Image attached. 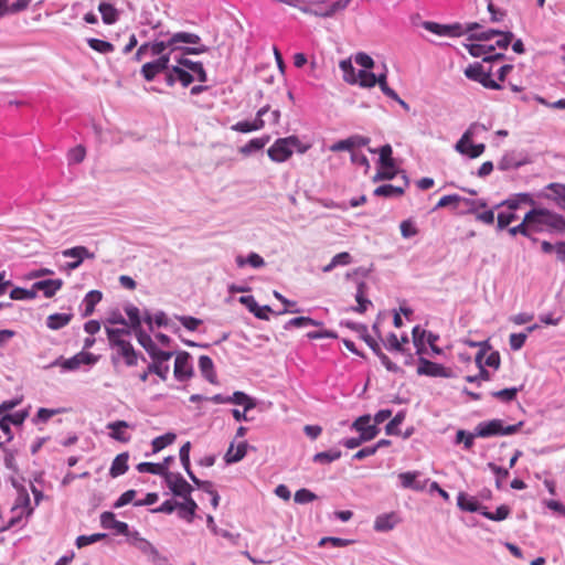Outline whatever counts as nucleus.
Returning a JSON list of instances; mask_svg holds the SVG:
<instances>
[{
    "label": "nucleus",
    "instance_id": "c85d7f7f",
    "mask_svg": "<svg viewBox=\"0 0 565 565\" xmlns=\"http://www.w3.org/2000/svg\"><path fill=\"white\" fill-rule=\"evenodd\" d=\"M179 65L190 70L198 78L199 82L205 83L207 81V74L201 62H193L189 58L181 57L178 60Z\"/></svg>",
    "mask_w": 565,
    "mask_h": 565
},
{
    "label": "nucleus",
    "instance_id": "bf43d9fd",
    "mask_svg": "<svg viewBox=\"0 0 565 565\" xmlns=\"http://www.w3.org/2000/svg\"><path fill=\"white\" fill-rule=\"evenodd\" d=\"M467 50L469 54L475 57H484L488 56L489 53L494 51V46L487 44H469L467 45Z\"/></svg>",
    "mask_w": 565,
    "mask_h": 565
},
{
    "label": "nucleus",
    "instance_id": "b1692460",
    "mask_svg": "<svg viewBox=\"0 0 565 565\" xmlns=\"http://www.w3.org/2000/svg\"><path fill=\"white\" fill-rule=\"evenodd\" d=\"M129 427V424L125 420H116L108 423L107 428L110 430L109 436L113 439H116L121 443H127L130 439V436L126 433V429Z\"/></svg>",
    "mask_w": 565,
    "mask_h": 565
},
{
    "label": "nucleus",
    "instance_id": "f8f14e48",
    "mask_svg": "<svg viewBox=\"0 0 565 565\" xmlns=\"http://www.w3.org/2000/svg\"><path fill=\"white\" fill-rule=\"evenodd\" d=\"M170 55H161L152 62L142 65L141 74L146 81H152L159 73L169 67Z\"/></svg>",
    "mask_w": 565,
    "mask_h": 565
},
{
    "label": "nucleus",
    "instance_id": "9d476101",
    "mask_svg": "<svg viewBox=\"0 0 565 565\" xmlns=\"http://www.w3.org/2000/svg\"><path fill=\"white\" fill-rule=\"evenodd\" d=\"M62 255L66 258H74L72 262L66 263L63 266V269L66 271H72L77 269L85 258H94L95 255L88 250L85 246H75L72 248H67L62 250Z\"/></svg>",
    "mask_w": 565,
    "mask_h": 565
},
{
    "label": "nucleus",
    "instance_id": "ea45409f",
    "mask_svg": "<svg viewBox=\"0 0 565 565\" xmlns=\"http://www.w3.org/2000/svg\"><path fill=\"white\" fill-rule=\"evenodd\" d=\"M230 404L244 406L245 411H250L256 406L255 401L246 393L236 391L232 395H228Z\"/></svg>",
    "mask_w": 565,
    "mask_h": 565
},
{
    "label": "nucleus",
    "instance_id": "4c0bfd02",
    "mask_svg": "<svg viewBox=\"0 0 565 565\" xmlns=\"http://www.w3.org/2000/svg\"><path fill=\"white\" fill-rule=\"evenodd\" d=\"M463 206L460 213L462 214H476L479 210L487 207V202L483 199L472 200L461 196L460 206Z\"/></svg>",
    "mask_w": 565,
    "mask_h": 565
},
{
    "label": "nucleus",
    "instance_id": "37998d69",
    "mask_svg": "<svg viewBox=\"0 0 565 565\" xmlns=\"http://www.w3.org/2000/svg\"><path fill=\"white\" fill-rule=\"evenodd\" d=\"M403 193V186H395L392 184H383L374 190V195L385 198L401 196Z\"/></svg>",
    "mask_w": 565,
    "mask_h": 565
},
{
    "label": "nucleus",
    "instance_id": "6e6552de",
    "mask_svg": "<svg viewBox=\"0 0 565 565\" xmlns=\"http://www.w3.org/2000/svg\"><path fill=\"white\" fill-rule=\"evenodd\" d=\"M417 374L430 377H451V371L449 369L424 356H419L418 359Z\"/></svg>",
    "mask_w": 565,
    "mask_h": 565
},
{
    "label": "nucleus",
    "instance_id": "58836bf2",
    "mask_svg": "<svg viewBox=\"0 0 565 565\" xmlns=\"http://www.w3.org/2000/svg\"><path fill=\"white\" fill-rule=\"evenodd\" d=\"M235 262L239 268L246 265H249L253 268H262L263 266H265L264 258L254 252L249 253L247 257H243L242 255L236 256Z\"/></svg>",
    "mask_w": 565,
    "mask_h": 565
},
{
    "label": "nucleus",
    "instance_id": "9b49d317",
    "mask_svg": "<svg viewBox=\"0 0 565 565\" xmlns=\"http://www.w3.org/2000/svg\"><path fill=\"white\" fill-rule=\"evenodd\" d=\"M191 360L192 358L190 353L185 351L177 354L174 360L173 374L178 381L184 382L193 376V365Z\"/></svg>",
    "mask_w": 565,
    "mask_h": 565
},
{
    "label": "nucleus",
    "instance_id": "680f3d73",
    "mask_svg": "<svg viewBox=\"0 0 565 565\" xmlns=\"http://www.w3.org/2000/svg\"><path fill=\"white\" fill-rule=\"evenodd\" d=\"M107 534L105 533H95L90 535H79L76 539V546L78 548L85 547L87 545L94 544L96 542H99L100 540L105 539Z\"/></svg>",
    "mask_w": 565,
    "mask_h": 565
},
{
    "label": "nucleus",
    "instance_id": "5fc2aeb1",
    "mask_svg": "<svg viewBox=\"0 0 565 565\" xmlns=\"http://www.w3.org/2000/svg\"><path fill=\"white\" fill-rule=\"evenodd\" d=\"M476 437H478V435H476V429L473 430V433H468L463 429H459L456 434V443L457 444L462 443L463 448L469 450L472 448Z\"/></svg>",
    "mask_w": 565,
    "mask_h": 565
},
{
    "label": "nucleus",
    "instance_id": "e433bc0d",
    "mask_svg": "<svg viewBox=\"0 0 565 565\" xmlns=\"http://www.w3.org/2000/svg\"><path fill=\"white\" fill-rule=\"evenodd\" d=\"M199 367L202 373V375L210 382V383H216V375L214 372V364L210 356L207 355H201L199 358Z\"/></svg>",
    "mask_w": 565,
    "mask_h": 565
},
{
    "label": "nucleus",
    "instance_id": "f704fd0d",
    "mask_svg": "<svg viewBox=\"0 0 565 565\" xmlns=\"http://www.w3.org/2000/svg\"><path fill=\"white\" fill-rule=\"evenodd\" d=\"M366 284L364 281H360L358 284L355 300L358 306L353 308L355 312L364 313L370 306H372L371 300L365 297Z\"/></svg>",
    "mask_w": 565,
    "mask_h": 565
},
{
    "label": "nucleus",
    "instance_id": "a878e982",
    "mask_svg": "<svg viewBox=\"0 0 565 565\" xmlns=\"http://www.w3.org/2000/svg\"><path fill=\"white\" fill-rule=\"evenodd\" d=\"M478 130H486V127L478 122L471 124L469 126V128L463 132L461 138L456 142L455 150L457 152H465V150H463L465 145L472 142V139L476 136Z\"/></svg>",
    "mask_w": 565,
    "mask_h": 565
},
{
    "label": "nucleus",
    "instance_id": "bb28decb",
    "mask_svg": "<svg viewBox=\"0 0 565 565\" xmlns=\"http://www.w3.org/2000/svg\"><path fill=\"white\" fill-rule=\"evenodd\" d=\"M324 4H326V2H321V3L312 6V7H305V8H301V11L307 14H311V15L320 17V18H331L338 12L337 9L333 8V3H331L327 7Z\"/></svg>",
    "mask_w": 565,
    "mask_h": 565
},
{
    "label": "nucleus",
    "instance_id": "c9c22d12",
    "mask_svg": "<svg viewBox=\"0 0 565 565\" xmlns=\"http://www.w3.org/2000/svg\"><path fill=\"white\" fill-rule=\"evenodd\" d=\"M269 140L270 136L268 135L259 138H253L239 149V152L244 156H249L253 152L262 150L269 142Z\"/></svg>",
    "mask_w": 565,
    "mask_h": 565
},
{
    "label": "nucleus",
    "instance_id": "e2e57ef3",
    "mask_svg": "<svg viewBox=\"0 0 565 565\" xmlns=\"http://www.w3.org/2000/svg\"><path fill=\"white\" fill-rule=\"evenodd\" d=\"M206 525L214 535H218L226 540L234 541L235 536L230 531L220 529V526L215 524L214 518L212 515H207Z\"/></svg>",
    "mask_w": 565,
    "mask_h": 565
},
{
    "label": "nucleus",
    "instance_id": "a211bd4d",
    "mask_svg": "<svg viewBox=\"0 0 565 565\" xmlns=\"http://www.w3.org/2000/svg\"><path fill=\"white\" fill-rule=\"evenodd\" d=\"M239 302L244 305L249 312L260 320H268V313L271 312L269 306H259L253 296H242Z\"/></svg>",
    "mask_w": 565,
    "mask_h": 565
},
{
    "label": "nucleus",
    "instance_id": "de8ad7c7",
    "mask_svg": "<svg viewBox=\"0 0 565 565\" xmlns=\"http://www.w3.org/2000/svg\"><path fill=\"white\" fill-rule=\"evenodd\" d=\"M87 44L92 50L103 54L111 53L115 50L110 42L95 38L88 39Z\"/></svg>",
    "mask_w": 565,
    "mask_h": 565
},
{
    "label": "nucleus",
    "instance_id": "052dcab7",
    "mask_svg": "<svg viewBox=\"0 0 565 565\" xmlns=\"http://www.w3.org/2000/svg\"><path fill=\"white\" fill-rule=\"evenodd\" d=\"M169 39L162 40V41H154V42H147L148 51L151 56H158L164 55L163 52L167 49H170Z\"/></svg>",
    "mask_w": 565,
    "mask_h": 565
},
{
    "label": "nucleus",
    "instance_id": "f03ea898",
    "mask_svg": "<svg viewBox=\"0 0 565 565\" xmlns=\"http://www.w3.org/2000/svg\"><path fill=\"white\" fill-rule=\"evenodd\" d=\"M168 39L170 52L181 50L184 54L199 55L209 51L206 45H199L201 38L195 33L181 31L170 34Z\"/></svg>",
    "mask_w": 565,
    "mask_h": 565
},
{
    "label": "nucleus",
    "instance_id": "79ce46f5",
    "mask_svg": "<svg viewBox=\"0 0 565 565\" xmlns=\"http://www.w3.org/2000/svg\"><path fill=\"white\" fill-rule=\"evenodd\" d=\"M341 451L339 449H330L327 451L317 452L312 460L316 463L327 465L341 458Z\"/></svg>",
    "mask_w": 565,
    "mask_h": 565
},
{
    "label": "nucleus",
    "instance_id": "774afa93",
    "mask_svg": "<svg viewBox=\"0 0 565 565\" xmlns=\"http://www.w3.org/2000/svg\"><path fill=\"white\" fill-rule=\"evenodd\" d=\"M316 499H317V495L312 491L305 489V488L297 490L294 495V500L298 504L310 503V502L315 501Z\"/></svg>",
    "mask_w": 565,
    "mask_h": 565
},
{
    "label": "nucleus",
    "instance_id": "a19ab883",
    "mask_svg": "<svg viewBox=\"0 0 565 565\" xmlns=\"http://www.w3.org/2000/svg\"><path fill=\"white\" fill-rule=\"evenodd\" d=\"M483 351H479L476 355V363L479 365V374L466 376V381L469 383L480 384V381H489L490 372L482 366Z\"/></svg>",
    "mask_w": 565,
    "mask_h": 565
},
{
    "label": "nucleus",
    "instance_id": "412c9836",
    "mask_svg": "<svg viewBox=\"0 0 565 565\" xmlns=\"http://www.w3.org/2000/svg\"><path fill=\"white\" fill-rule=\"evenodd\" d=\"M62 286V279H45L33 284L34 292L42 291L46 298H52Z\"/></svg>",
    "mask_w": 565,
    "mask_h": 565
},
{
    "label": "nucleus",
    "instance_id": "0eeeda50",
    "mask_svg": "<svg viewBox=\"0 0 565 565\" xmlns=\"http://www.w3.org/2000/svg\"><path fill=\"white\" fill-rule=\"evenodd\" d=\"M467 78L480 83L483 87L489 89H500L501 85L492 79L491 68L486 70L480 63L469 65L465 70Z\"/></svg>",
    "mask_w": 565,
    "mask_h": 565
},
{
    "label": "nucleus",
    "instance_id": "2f4dec72",
    "mask_svg": "<svg viewBox=\"0 0 565 565\" xmlns=\"http://www.w3.org/2000/svg\"><path fill=\"white\" fill-rule=\"evenodd\" d=\"M102 297L103 295L98 290H90L89 292L86 294L82 302V306L84 307L82 313L83 317H88L94 312L95 307L102 300Z\"/></svg>",
    "mask_w": 565,
    "mask_h": 565
},
{
    "label": "nucleus",
    "instance_id": "f257e3e1",
    "mask_svg": "<svg viewBox=\"0 0 565 565\" xmlns=\"http://www.w3.org/2000/svg\"><path fill=\"white\" fill-rule=\"evenodd\" d=\"M525 221L529 222L531 233L544 231H562L565 228L563 216L546 209H532L525 213Z\"/></svg>",
    "mask_w": 565,
    "mask_h": 565
},
{
    "label": "nucleus",
    "instance_id": "1a4fd4ad",
    "mask_svg": "<svg viewBox=\"0 0 565 565\" xmlns=\"http://www.w3.org/2000/svg\"><path fill=\"white\" fill-rule=\"evenodd\" d=\"M163 480L175 497L184 499L193 491L192 486L180 473L170 472Z\"/></svg>",
    "mask_w": 565,
    "mask_h": 565
},
{
    "label": "nucleus",
    "instance_id": "393cba45",
    "mask_svg": "<svg viewBox=\"0 0 565 565\" xmlns=\"http://www.w3.org/2000/svg\"><path fill=\"white\" fill-rule=\"evenodd\" d=\"M196 509H198L196 502L193 500V498L191 495H189L183 499V502H180L178 515L180 519H183L188 522H192Z\"/></svg>",
    "mask_w": 565,
    "mask_h": 565
},
{
    "label": "nucleus",
    "instance_id": "4468645a",
    "mask_svg": "<svg viewBox=\"0 0 565 565\" xmlns=\"http://www.w3.org/2000/svg\"><path fill=\"white\" fill-rule=\"evenodd\" d=\"M174 460L173 456L166 457L162 462H140L137 470L141 473H151L166 478L169 471V465Z\"/></svg>",
    "mask_w": 565,
    "mask_h": 565
},
{
    "label": "nucleus",
    "instance_id": "3c124183",
    "mask_svg": "<svg viewBox=\"0 0 565 565\" xmlns=\"http://www.w3.org/2000/svg\"><path fill=\"white\" fill-rule=\"evenodd\" d=\"M509 513L510 509L507 505L498 507L494 512H489L486 507L481 511V515L492 521H503L508 518Z\"/></svg>",
    "mask_w": 565,
    "mask_h": 565
},
{
    "label": "nucleus",
    "instance_id": "8fccbe9b",
    "mask_svg": "<svg viewBox=\"0 0 565 565\" xmlns=\"http://www.w3.org/2000/svg\"><path fill=\"white\" fill-rule=\"evenodd\" d=\"M125 313L129 318L131 330L139 329L141 327V318L139 309L134 305H127L124 308Z\"/></svg>",
    "mask_w": 565,
    "mask_h": 565
},
{
    "label": "nucleus",
    "instance_id": "603ef678",
    "mask_svg": "<svg viewBox=\"0 0 565 565\" xmlns=\"http://www.w3.org/2000/svg\"><path fill=\"white\" fill-rule=\"evenodd\" d=\"M321 322L313 320L309 317H296L290 319L286 324L284 326L285 330H289L291 328H302L307 326H320Z\"/></svg>",
    "mask_w": 565,
    "mask_h": 565
},
{
    "label": "nucleus",
    "instance_id": "0e129e2a",
    "mask_svg": "<svg viewBox=\"0 0 565 565\" xmlns=\"http://www.w3.org/2000/svg\"><path fill=\"white\" fill-rule=\"evenodd\" d=\"M405 419V412L401 411L398 412L385 426V433L387 435H397L398 434V426L404 422Z\"/></svg>",
    "mask_w": 565,
    "mask_h": 565
},
{
    "label": "nucleus",
    "instance_id": "20e7f679",
    "mask_svg": "<svg viewBox=\"0 0 565 565\" xmlns=\"http://www.w3.org/2000/svg\"><path fill=\"white\" fill-rule=\"evenodd\" d=\"M98 361V356L86 351H81L70 359L63 356L54 360L49 367L60 366L63 372H72L78 370L82 365H94Z\"/></svg>",
    "mask_w": 565,
    "mask_h": 565
},
{
    "label": "nucleus",
    "instance_id": "4be33fe9",
    "mask_svg": "<svg viewBox=\"0 0 565 565\" xmlns=\"http://www.w3.org/2000/svg\"><path fill=\"white\" fill-rule=\"evenodd\" d=\"M457 505L462 511L479 512L480 514L484 508L480 504L477 498L468 495L465 492H459L457 497Z\"/></svg>",
    "mask_w": 565,
    "mask_h": 565
},
{
    "label": "nucleus",
    "instance_id": "09e8293b",
    "mask_svg": "<svg viewBox=\"0 0 565 565\" xmlns=\"http://www.w3.org/2000/svg\"><path fill=\"white\" fill-rule=\"evenodd\" d=\"M392 152V147L390 145H384L379 149L380 164L383 169H394Z\"/></svg>",
    "mask_w": 565,
    "mask_h": 565
},
{
    "label": "nucleus",
    "instance_id": "864d4df0",
    "mask_svg": "<svg viewBox=\"0 0 565 565\" xmlns=\"http://www.w3.org/2000/svg\"><path fill=\"white\" fill-rule=\"evenodd\" d=\"M520 388L518 387H508L500 391H493L491 392V396L500 399L501 402L509 403L513 399H515Z\"/></svg>",
    "mask_w": 565,
    "mask_h": 565
},
{
    "label": "nucleus",
    "instance_id": "cd10ccee",
    "mask_svg": "<svg viewBox=\"0 0 565 565\" xmlns=\"http://www.w3.org/2000/svg\"><path fill=\"white\" fill-rule=\"evenodd\" d=\"M247 447L248 445L246 441L239 443L236 447H234V444H231L224 456L226 463H235L241 461L246 456Z\"/></svg>",
    "mask_w": 565,
    "mask_h": 565
},
{
    "label": "nucleus",
    "instance_id": "39448f33",
    "mask_svg": "<svg viewBox=\"0 0 565 565\" xmlns=\"http://www.w3.org/2000/svg\"><path fill=\"white\" fill-rule=\"evenodd\" d=\"M299 142L296 136L277 139L267 150L268 157L274 162H285L292 156V149Z\"/></svg>",
    "mask_w": 565,
    "mask_h": 565
},
{
    "label": "nucleus",
    "instance_id": "473e14b6",
    "mask_svg": "<svg viewBox=\"0 0 565 565\" xmlns=\"http://www.w3.org/2000/svg\"><path fill=\"white\" fill-rule=\"evenodd\" d=\"M131 328H110L105 326V332L107 334L109 344H117L119 342H127L124 337H128L131 334Z\"/></svg>",
    "mask_w": 565,
    "mask_h": 565
},
{
    "label": "nucleus",
    "instance_id": "13d9d810",
    "mask_svg": "<svg viewBox=\"0 0 565 565\" xmlns=\"http://www.w3.org/2000/svg\"><path fill=\"white\" fill-rule=\"evenodd\" d=\"M61 409L58 408H44L41 407L38 409L36 415L32 418L33 424L39 423H46L49 419H51L54 415L60 414Z\"/></svg>",
    "mask_w": 565,
    "mask_h": 565
},
{
    "label": "nucleus",
    "instance_id": "f3484780",
    "mask_svg": "<svg viewBox=\"0 0 565 565\" xmlns=\"http://www.w3.org/2000/svg\"><path fill=\"white\" fill-rule=\"evenodd\" d=\"M420 476L419 471H406L398 475L401 487L404 489H412L415 491H423L426 488L428 480H417Z\"/></svg>",
    "mask_w": 565,
    "mask_h": 565
},
{
    "label": "nucleus",
    "instance_id": "dca6fc26",
    "mask_svg": "<svg viewBox=\"0 0 565 565\" xmlns=\"http://www.w3.org/2000/svg\"><path fill=\"white\" fill-rule=\"evenodd\" d=\"M29 504H30V498H29L28 494L20 495L17 499V502H15V504L13 505V508L11 510L13 515L8 521V524H7L6 529H11V527L15 526L21 521L22 514L25 511H26V514H31L32 513V510L28 509Z\"/></svg>",
    "mask_w": 565,
    "mask_h": 565
},
{
    "label": "nucleus",
    "instance_id": "c756f323",
    "mask_svg": "<svg viewBox=\"0 0 565 565\" xmlns=\"http://www.w3.org/2000/svg\"><path fill=\"white\" fill-rule=\"evenodd\" d=\"M128 459L129 456L127 452L119 454L115 457L111 462L109 475L113 478H117L124 475L128 470Z\"/></svg>",
    "mask_w": 565,
    "mask_h": 565
},
{
    "label": "nucleus",
    "instance_id": "2eb2a0df",
    "mask_svg": "<svg viewBox=\"0 0 565 565\" xmlns=\"http://www.w3.org/2000/svg\"><path fill=\"white\" fill-rule=\"evenodd\" d=\"M370 143V138L361 135H353L347 139L339 140L330 146V150L333 152L339 151H352L354 148L365 147Z\"/></svg>",
    "mask_w": 565,
    "mask_h": 565
},
{
    "label": "nucleus",
    "instance_id": "4d7b16f0",
    "mask_svg": "<svg viewBox=\"0 0 565 565\" xmlns=\"http://www.w3.org/2000/svg\"><path fill=\"white\" fill-rule=\"evenodd\" d=\"M36 297V294L34 292V288L31 289H24L21 287H14L10 291V298L12 300H31Z\"/></svg>",
    "mask_w": 565,
    "mask_h": 565
},
{
    "label": "nucleus",
    "instance_id": "ddd939ff",
    "mask_svg": "<svg viewBox=\"0 0 565 565\" xmlns=\"http://www.w3.org/2000/svg\"><path fill=\"white\" fill-rule=\"evenodd\" d=\"M370 422V415L360 416L352 423L351 429L359 431L362 439L372 440L377 436L380 429L376 425H371Z\"/></svg>",
    "mask_w": 565,
    "mask_h": 565
},
{
    "label": "nucleus",
    "instance_id": "338daca9",
    "mask_svg": "<svg viewBox=\"0 0 565 565\" xmlns=\"http://www.w3.org/2000/svg\"><path fill=\"white\" fill-rule=\"evenodd\" d=\"M463 150L465 152L459 153L467 156L471 159H475L480 157L484 152L486 146L483 143L473 145L472 142H469L468 145H465Z\"/></svg>",
    "mask_w": 565,
    "mask_h": 565
},
{
    "label": "nucleus",
    "instance_id": "69168bd1",
    "mask_svg": "<svg viewBox=\"0 0 565 565\" xmlns=\"http://www.w3.org/2000/svg\"><path fill=\"white\" fill-rule=\"evenodd\" d=\"M358 81L362 87H373L376 85V75L366 70H361L358 73Z\"/></svg>",
    "mask_w": 565,
    "mask_h": 565
},
{
    "label": "nucleus",
    "instance_id": "7c9ffc66",
    "mask_svg": "<svg viewBox=\"0 0 565 565\" xmlns=\"http://www.w3.org/2000/svg\"><path fill=\"white\" fill-rule=\"evenodd\" d=\"M73 319V313H53L46 318V327L51 330H60L66 327Z\"/></svg>",
    "mask_w": 565,
    "mask_h": 565
},
{
    "label": "nucleus",
    "instance_id": "49530a36",
    "mask_svg": "<svg viewBox=\"0 0 565 565\" xmlns=\"http://www.w3.org/2000/svg\"><path fill=\"white\" fill-rule=\"evenodd\" d=\"M522 166V161L515 158L514 152L505 153L498 163L501 171L515 169Z\"/></svg>",
    "mask_w": 565,
    "mask_h": 565
},
{
    "label": "nucleus",
    "instance_id": "7ed1b4c3",
    "mask_svg": "<svg viewBox=\"0 0 565 565\" xmlns=\"http://www.w3.org/2000/svg\"><path fill=\"white\" fill-rule=\"evenodd\" d=\"M523 422H519L514 425H504L502 419H491L480 422L476 426V435L480 438H490L494 436H509L516 434L522 427Z\"/></svg>",
    "mask_w": 565,
    "mask_h": 565
},
{
    "label": "nucleus",
    "instance_id": "aec40b11",
    "mask_svg": "<svg viewBox=\"0 0 565 565\" xmlns=\"http://www.w3.org/2000/svg\"><path fill=\"white\" fill-rule=\"evenodd\" d=\"M543 195L556 202V204L565 210V184L550 183L543 190Z\"/></svg>",
    "mask_w": 565,
    "mask_h": 565
},
{
    "label": "nucleus",
    "instance_id": "423d86ee",
    "mask_svg": "<svg viewBox=\"0 0 565 565\" xmlns=\"http://www.w3.org/2000/svg\"><path fill=\"white\" fill-rule=\"evenodd\" d=\"M113 353L110 355L111 363L117 365L119 360L122 359L127 366H135L138 363L139 354L134 349L130 341L119 342L117 344H109Z\"/></svg>",
    "mask_w": 565,
    "mask_h": 565
},
{
    "label": "nucleus",
    "instance_id": "c03bdc74",
    "mask_svg": "<svg viewBox=\"0 0 565 565\" xmlns=\"http://www.w3.org/2000/svg\"><path fill=\"white\" fill-rule=\"evenodd\" d=\"M168 360L152 361L148 365V372L158 375L162 381H166L169 374V365L164 364Z\"/></svg>",
    "mask_w": 565,
    "mask_h": 565
},
{
    "label": "nucleus",
    "instance_id": "6e6d98bb",
    "mask_svg": "<svg viewBox=\"0 0 565 565\" xmlns=\"http://www.w3.org/2000/svg\"><path fill=\"white\" fill-rule=\"evenodd\" d=\"M518 218V215L515 212L509 211L508 212H499L497 217V230L503 231L505 230L512 222H514Z\"/></svg>",
    "mask_w": 565,
    "mask_h": 565
},
{
    "label": "nucleus",
    "instance_id": "6ab92c4d",
    "mask_svg": "<svg viewBox=\"0 0 565 565\" xmlns=\"http://www.w3.org/2000/svg\"><path fill=\"white\" fill-rule=\"evenodd\" d=\"M100 524L104 529L114 530L116 533L127 535L129 526L127 523L116 520L113 512H104L100 515Z\"/></svg>",
    "mask_w": 565,
    "mask_h": 565
},
{
    "label": "nucleus",
    "instance_id": "5701e85b",
    "mask_svg": "<svg viewBox=\"0 0 565 565\" xmlns=\"http://www.w3.org/2000/svg\"><path fill=\"white\" fill-rule=\"evenodd\" d=\"M398 518L394 512L377 515L374 521V530L376 532H387L395 527Z\"/></svg>",
    "mask_w": 565,
    "mask_h": 565
},
{
    "label": "nucleus",
    "instance_id": "72a5a7b5",
    "mask_svg": "<svg viewBox=\"0 0 565 565\" xmlns=\"http://www.w3.org/2000/svg\"><path fill=\"white\" fill-rule=\"evenodd\" d=\"M98 11L102 14L103 22L108 25L116 23L119 18L118 10L108 2H100L98 6Z\"/></svg>",
    "mask_w": 565,
    "mask_h": 565
},
{
    "label": "nucleus",
    "instance_id": "a18cd8bd",
    "mask_svg": "<svg viewBox=\"0 0 565 565\" xmlns=\"http://www.w3.org/2000/svg\"><path fill=\"white\" fill-rule=\"evenodd\" d=\"M175 438H177V436H175L174 433H167L164 435L156 437L152 440V444H151L153 452H159L160 450H162L167 446L173 444Z\"/></svg>",
    "mask_w": 565,
    "mask_h": 565
}]
</instances>
